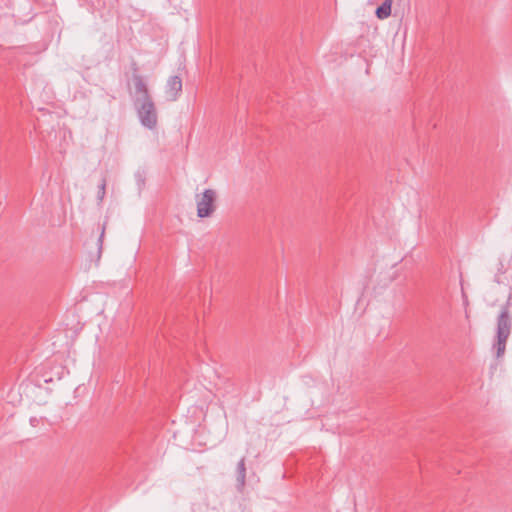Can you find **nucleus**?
Listing matches in <instances>:
<instances>
[{
  "label": "nucleus",
  "mask_w": 512,
  "mask_h": 512,
  "mask_svg": "<svg viewBox=\"0 0 512 512\" xmlns=\"http://www.w3.org/2000/svg\"><path fill=\"white\" fill-rule=\"evenodd\" d=\"M391 7L392 4L389 2L384 1L377 9H376V16L379 19H386L391 15Z\"/></svg>",
  "instance_id": "7"
},
{
  "label": "nucleus",
  "mask_w": 512,
  "mask_h": 512,
  "mask_svg": "<svg viewBox=\"0 0 512 512\" xmlns=\"http://www.w3.org/2000/svg\"><path fill=\"white\" fill-rule=\"evenodd\" d=\"M386 2L393 3V0H385Z\"/></svg>",
  "instance_id": "11"
},
{
  "label": "nucleus",
  "mask_w": 512,
  "mask_h": 512,
  "mask_svg": "<svg viewBox=\"0 0 512 512\" xmlns=\"http://www.w3.org/2000/svg\"><path fill=\"white\" fill-rule=\"evenodd\" d=\"M105 229H106V223H104L102 225V228H101V234L99 236V239H98V244H99V250L102 249V244H103V238H104V234H105Z\"/></svg>",
  "instance_id": "9"
},
{
  "label": "nucleus",
  "mask_w": 512,
  "mask_h": 512,
  "mask_svg": "<svg viewBox=\"0 0 512 512\" xmlns=\"http://www.w3.org/2000/svg\"><path fill=\"white\" fill-rule=\"evenodd\" d=\"M135 74H136V75H141V74L139 73V68H138L137 63H136V62H133V63H132V75H135Z\"/></svg>",
  "instance_id": "10"
},
{
  "label": "nucleus",
  "mask_w": 512,
  "mask_h": 512,
  "mask_svg": "<svg viewBox=\"0 0 512 512\" xmlns=\"http://www.w3.org/2000/svg\"><path fill=\"white\" fill-rule=\"evenodd\" d=\"M133 104L141 125L150 130L155 129L158 124V112L153 99L134 102Z\"/></svg>",
  "instance_id": "2"
},
{
  "label": "nucleus",
  "mask_w": 512,
  "mask_h": 512,
  "mask_svg": "<svg viewBox=\"0 0 512 512\" xmlns=\"http://www.w3.org/2000/svg\"><path fill=\"white\" fill-rule=\"evenodd\" d=\"M215 200L216 192L213 189H206L202 195H197V216L199 218L209 217L215 210Z\"/></svg>",
  "instance_id": "3"
},
{
  "label": "nucleus",
  "mask_w": 512,
  "mask_h": 512,
  "mask_svg": "<svg viewBox=\"0 0 512 512\" xmlns=\"http://www.w3.org/2000/svg\"><path fill=\"white\" fill-rule=\"evenodd\" d=\"M105 194H106V179L103 178L99 185L98 194H97V198L100 202L103 201Z\"/></svg>",
  "instance_id": "8"
},
{
  "label": "nucleus",
  "mask_w": 512,
  "mask_h": 512,
  "mask_svg": "<svg viewBox=\"0 0 512 512\" xmlns=\"http://www.w3.org/2000/svg\"><path fill=\"white\" fill-rule=\"evenodd\" d=\"M132 82L134 86V102H140L151 99L152 96L149 92L148 84L142 75H132Z\"/></svg>",
  "instance_id": "4"
},
{
  "label": "nucleus",
  "mask_w": 512,
  "mask_h": 512,
  "mask_svg": "<svg viewBox=\"0 0 512 512\" xmlns=\"http://www.w3.org/2000/svg\"><path fill=\"white\" fill-rule=\"evenodd\" d=\"M182 92V80L179 76H171L165 86V94L168 101H176Z\"/></svg>",
  "instance_id": "5"
},
{
  "label": "nucleus",
  "mask_w": 512,
  "mask_h": 512,
  "mask_svg": "<svg viewBox=\"0 0 512 512\" xmlns=\"http://www.w3.org/2000/svg\"><path fill=\"white\" fill-rule=\"evenodd\" d=\"M237 483L240 487H244L246 482V466H245V458H241L237 463Z\"/></svg>",
  "instance_id": "6"
},
{
  "label": "nucleus",
  "mask_w": 512,
  "mask_h": 512,
  "mask_svg": "<svg viewBox=\"0 0 512 512\" xmlns=\"http://www.w3.org/2000/svg\"><path fill=\"white\" fill-rule=\"evenodd\" d=\"M511 318L507 308H503L497 318L496 329V356L499 358L504 355L506 350V343L511 333Z\"/></svg>",
  "instance_id": "1"
}]
</instances>
